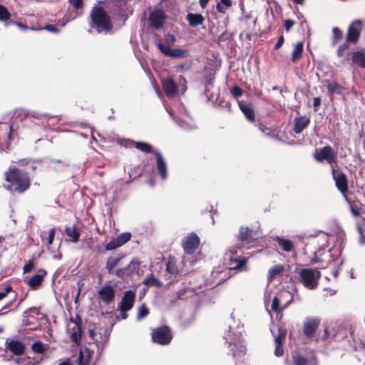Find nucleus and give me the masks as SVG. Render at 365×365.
Segmentation results:
<instances>
[{
	"mask_svg": "<svg viewBox=\"0 0 365 365\" xmlns=\"http://www.w3.org/2000/svg\"><path fill=\"white\" fill-rule=\"evenodd\" d=\"M313 157L318 163L327 160L328 163L332 164L336 162V153L330 145H326L322 148L316 149Z\"/></svg>",
	"mask_w": 365,
	"mask_h": 365,
	"instance_id": "1a4fd4ad",
	"label": "nucleus"
},
{
	"mask_svg": "<svg viewBox=\"0 0 365 365\" xmlns=\"http://www.w3.org/2000/svg\"><path fill=\"white\" fill-rule=\"evenodd\" d=\"M320 323L318 319H307L304 324L303 333L307 337H312Z\"/></svg>",
	"mask_w": 365,
	"mask_h": 365,
	"instance_id": "aec40b11",
	"label": "nucleus"
},
{
	"mask_svg": "<svg viewBox=\"0 0 365 365\" xmlns=\"http://www.w3.org/2000/svg\"><path fill=\"white\" fill-rule=\"evenodd\" d=\"M351 211L354 216L357 217L360 215V208L356 204L351 205Z\"/></svg>",
	"mask_w": 365,
	"mask_h": 365,
	"instance_id": "bf43d9fd",
	"label": "nucleus"
},
{
	"mask_svg": "<svg viewBox=\"0 0 365 365\" xmlns=\"http://www.w3.org/2000/svg\"><path fill=\"white\" fill-rule=\"evenodd\" d=\"M149 314V309L146 307L145 304H142L138 311L137 318L138 319H141L146 316H148Z\"/></svg>",
	"mask_w": 365,
	"mask_h": 365,
	"instance_id": "49530a36",
	"label": "nucleus"
},
{
	"mask_svg": "<svg viewBox=\"0 0 365 365\" xmlns=\"http://www.w3.org/2000/svg\"><path fill=\"white\" fill-rule=\"evenodd\" d=\"M284 271V267L282 264H276L272 267L268 272L267 279L269 282H272L273 279L282 274Z\"/></svg>",
	"mask_w": 365,
	"mask_h": 365,
	"instance_id": "7c9ffc66",
	"label": "nucleus"
},
{
	"mask_svg": "<svg viewBox=\"0 0 365 365\" xmlns=\"http://www.w3.org/2000/svg\"><path fill=\"white\" fill-rule=\"evenodd\" d=\"M331 175L334 180L336 187L344 196L346 197L349 191L347 176L343 171L339 169H336L333 165H331Z\"/></svg>",
	"mask_w": 365,
	"mask_h": 365,
	"instance_id": "6e6552de",
	"label": "nucleus"
},
{
	"mask_svg": "<svg viewBox=\"0 0 365 365\" xmlns=\"http://www.w3.org/2000/svg\"><path fill=\"white\" fill-rule=\"evenodd\" d=\"M279 305L280 300L277 297H274L272 302V310L277 314L281 313L282 309L280 308Z\"/></svg>",
	"mask_w": 365,
	"mask_h": 365,
	"instance_id": "de8ad7c7",
	"label": "nucleus"
},
{
	"mask_svg": "<svg viewBox=\"0 0 365 365\" xmlns=\"http://www.w3.org/2000/svg\"><path fill=\"white\" fill-rule=\"evenodd\" d=\"M230 93L234 98H237L242 95L243 91L240 86L236 85L231 88Z\"/></svg>",
	"mask_w": 365,
	"mask_h": 365,
	"instance_id": "5fc2aeb1",
	"label": "nucleus"
},
{
	"mask_svg": "<svg viewBox=\"0 0 365 365\" xmlns=\"http://www.w3.org/2000/svg\"><path fill=\"white\" fill-rule=\"evenodd\" d=\"M162 86L167 97H174L178 91L177 83L172 78H168L163 81Z\"/></svg>",
	"mask_w": 365,
	"mask_h": 365,
	"instance_id": "dca6fc26",
	"label": "nucleus"
},
{
	"mask_svg": "<svg viewBox=\"0 0 365 365\" xmlns=\"http://www.w3.org/2000/svg\"><path fill=\"white\" fill-rule=\"evenodd\" d=\"M230 261V264L233 265L232 268L237 269H241L242 267H244L247 262V259L245 257H242L240 259L231 257Z\"/></svg>",
	"mask_w": 365,
	"mask_h": 365,
	"instance_id": "58836bf2",
	"label": "nucleus"
},
{
	"mask_svg": "<svg viewBox=\"0 0 365 365\" xmlns=\"http://www.w3.org/2000/svg\"><path fill=\"white\" fill-rule=\"evenodd\" d=\"M232 5V0H220V3H218L216 5L217 11L220 13L225 14L226 13V7H231Z\"/></svg>",
	"mask_w": 365,
	"mask_h": 365,
	"instance_id": "ea45409f",
	"label": "nucleus"
},
{
	"mask_svg": "<svg viewBox=\"0 0 365 365\" xmlns=\"http://www.w3.org/2000/svg\"><path fill=\"white\" fill-rule=\"evenodd\" d=\"M168 19L165 12L161 9H155L149 14L148 22L151 28L159 30L162 29Z\"/></svg>",
	"mask_w": 365,
	"mask_h": 365,
	"instance_id": "9d476101",
	"label": "nucleus"
},
{
	"mask_svg": "<svg viewBox=\"0 0 365 365\" xmlns=\"http://www.w3.org/2000/svg\"><path fill=\"white\" fill-rule=\"evenodd\" d=\"M4 176L7 182V185H4L5 189L13 195L24 194L31 187V178L26 169L11 165Z\"/></svg>",
	"mask_w": 365,
	"mask_h": 365,
	"instance_id": "f257e3e1",
	"label": "nucleus"
},
{
	"mask_svg": "<svg viewBox=\"0 0 365 365\" xmlns=\"http://www.w3.org/2000/svg\"><path fill=\"white\" fill-rule=\"evenodd\" d=\"M71 322H72L73 323H74L76 324V327H74L73 328H76L78 329V327L79 328H82L81 327V319L79 316H76L75 319L73 318H71Z\"/></svg>",
	"mask_w": 365,
	"mask_h": 365,
	"instance_id": "0e129e2a",
	"label": "nucleus"
},
{
	"mask_svg": "<svg viewBox=\"0 0 365 365\" xmlns=\"http://www.w3.org/2000/svg\"><path fill=\"white\" fill-rule=\"evenodd\" d=\"M310 118L306 115L296 117L294 120L292 130L294 133L299 134L310 124Z\"/></svg>",
	"mask_w": 365,
	"mask_h": 365,
	"instance_id": "6ab92c4d",
	"label": "nucleus"
},
{
	"mask_svg": "<svg viewBox=\"0 0 365 365\" xmlns=\"http://www.w3.org/2000/svg\"><path fill=\"white\" fill-rule=\"evenodd\" d=\"M238 106L247 120L250 123H255V115L252 104L245 101H238Z\"/></svg>",
	"mask_w": 365,
	"mask_h": 365,
	"instance_id": "f3484780",
	"label": "nucleus"
},
{
	"mask_svg": "<svg viewBox=\"0 0 365 365\" xmlns=\"http://www.w3.org/2000/svg\"><path fill=\"white\" fill-rule=\"evenodd\" d=\"M321 98L319 97H316L313 99V106L314 108V110H318V107L321 105Z\"/></svg>",
	"mask_w": 365,
	"mask_h": 365,
	"instance_id": "338daca9",
	"label": "nucleus"
},
{
	"mask_svg": "<svg viewBox=\"0 0 365 365\" xmlns=\"http://www.w3.org/2000/svg\"><path fill=\"white\" fill-rule=\"evenodd\" d=\"M200 243V240L197 235L191 232L183 240L182 245L186 254L192 255L198 248Z\"/></svg>",
	"mask_w": 365,
	"mask_h": 365,
	"instance_id": "f8f14e48",
	"label": "nucleus"
},
{
	"mask_svg": "<svg viewBox=\"0 0 365 365\" xmlns=\"http://www.w3.org/2000/svg\"><path fill=\"white\" fill-rule=\"evenodd\" d=\"M332 44L336 45L343 37V32L339 27H333L332 29Z\"/></svg>",
	"mask_w": 365,
	"mask_h": 365,
	"instance_id": "4c0bfd02",
	"label": "nucleus"
},
{
	"mask_svg": "<svg viewBox=\"0 0 365 365\" xmlns=\"http://www.w3.org/2000/svg\"><path fill=\"white\" fill-rule=\"evenodd\" d=\"M31 349L36 354H43L46 351L45 345L40 341H35L31 345Z\"/></svg>",
	"mask_w": 365,
	"mask_h": 365,
	"instance_id": "79ce46f5",
	"label": "nucleus"
},
{
	"mask_svg": "<svg viewBox=\"0 0 365 365\" xmlns=\"http://www.w3.org/2000/svg\"><path fill=\"white\" fill-rule=\"evenodd\" d=\"M143 283L145 285L155 287L158 288H160L163 287V283L155 277L153 274H150L148 277L145 278Z\"/></svg>",
	"mask_w": 365,
	"mask_h": 365,
	"instance_id": "f704fd0d",
	"label": "nucleus"
},
{
	"mask_svg": "<svg viewBox=\"0 0 365 365\" xmlns=\"http://www.w3.org/2000/svg\"><path fill=\"white\" fill-rule=\"evenodd\" d=\"M286 337V331L284 330L279 329V332L274 339L275 344H282L283 340Z\"/></svg>",
	"mask_w": 365,
	"mask_h": 365,
	"instance_id": "603ef678",
	"label": "nucleus"
},
{
	"mask_svg": "<svg viewBox=\"0 0 365 365\" xmlns=\"http://www.w3.org/2000/svg\"><path fill=\"white\" fill-rule=\"evenodd\" d=\"M299 282L305 288L310 290L316 289L322 277L321 272L317 269L303 268L299 272Z\"/></svg>",
	"mask_w": 365,
	"mask_h": 365,
	"instance_id": "39448f33",
	"label": "nucleus"
},
{
	"mask_svg": "<svg viewBox=\"0 0 365 365\" xmlns=\"http://www.w3.org/2000/svg\"><path fill=\"white\" fill-rule=\"evenodd\" d=\"M6 348L14 355L21 356L25 352V344L18 340L9 339L6 341Z\"/></svg>",
	"mask_w": 365,
	"mask_h": 365,
	"instance_id": "a211bd4d",
	"label": "nucleus"
},
{
	"mask_svg": "<svg viewBox=\"0 0 365 365\" xmlns=\"http://www.w3.org/2000/svg\"><path fill=\"white\" fill-rule=\"evenodd\" d=\"M127 146H134L136 149L145 153H150L152 152V145L145 142H136L129 140Z\"/></svg>",
	"mask_w": 365,
	"mask_h": 365,
	"instance_id": "bb28decb",
	"label": "nucleus"
},
{
	"mask_svg": "<svg viewBox=\"0 0 365 365\" xmlns=\"http://www.w3.org/2000/svg\"><path fill=\"white\" fill-rule=\"evenodd\" d=\"M363 26L362 21L359 19H356L349 24L345 41L339 46L336 51L339 57L344 56L346 51L349 49L351 44L356 45L359 43Z\"/></svg>",
	"mask_w": 365,
	"mask_h": 365,
	"instance_id": "7ed1b4c3",
	"label": "nucleus"
},
{
	"mask_svg": "<svg viewBox=\"0 0 365 365\" xmlns=\"http://www.w3.org/2000/svg\"><path fill=\"white\" fill-rule=\"evenodd\" d=\"M294 24L295 22L292 19H287L284 23V26L287 31H289Z\"/></svg>",
	"mask_w": 365,
	"mask_h": 365,
	"instance_id": "e2e57ef3",
	"label": "nucleus"
},
{
	"mask_svg": "<svg viewBox=\"0 0 365 365\" xmlns=\"http://www.w3.org/2000/svg\"><path fill=\"white\" fill-rule=\"evenodd\" d=\"M275 241L284 252H289L294 250V243L290 240L284 239L281 237H276Z\"/></svg>",
	"mask_w": 365,
	"mask_h": 365,
	"instance_id": "a878e982",
	"label": "nucleus"
},
{
	"mask_svg": "<svg viewBox=\"0 0 365 365\" xmlns=\"http://www.w3.org/2000/svg\"><path fill=\"white\" fill-rule=\"evenodd\" d=\"M70 339L76 345H79L81 342L82 328H73Z\"/></svg>",
	"mask_w": 365,
	"mask_h": 365,
	"instance_id": "c9c22d12",
	"label": "nucleus"
},
{
	"mask_svg": "<svg viewBox=\"0 0 365 365\" xmlns=\"http://www.w3.org/2000/svg\"><path fill=\"white\" fill-rule=\"evenodd\" d=\"M259 237L257 230L251 229L246 226H241L239 229L237 240L239 243L237 245L238 248L245 247L248 244L253 242Z\"/></svg>",
	"mask_w": 365,
	"mask_h": 365,
	"instance_id": "0eeeda50",
	"label": "nucleus"
},
{
	"mask_svg": "<svg viewBox=\"0 0 365 365\" xmlns=\"http://www.w3.org/2000/svg\"><path fill=\"white\" fill-rule=\"evenodd\" d=\"M68 2L71 5H72L73 9L76 11H78L79 10H81L83 6V0H68Z\"/></svg>",
	"mask_w": 365,
	"mask_h": 365,
	"instance_id": "8fccbe9b",
	"label": "nucleus"
},
{
	"mask_svg": "<svg viewBox=\"0 0 365 365\" xmlns=\"http://www.w3.org/2000/svg\"><path fill=\"white\" fill-rule=\"evenodd\" d=\"M90 363V357H84L83 353L81 351L78 356V365H88Z\"/></svg>",
	"mask_w": 365,
	"mask_h": 365,
	"instance_id": "864d4df0",
	"label": "nucleus"
},
{
	"mask_svg": "<svg viewBox=\"0 0 365 365\" xmlns=\"http://www.w3.org/2000/svg\"><path fill=\"white\" fill-rule=\"evenodd\" d=\"M327 88L329 92L331 93V94H333V93L341 94L344 89V88L336 82H332V83L328 82Z\"/></svg>",
	"mask_w": 365,
	"mask_h": 365,
	"instance_id": "e433bc0d",
	"label": "nucleus"
},
{
	"mask_svg": "<svg viewBox=\"0 0 365 365\" xmlns=\"http://www.w3.org/2000/svg\"><path fill=\"white\" fill-rule=\"evenodd\" d=\"M155 155L156 158L158 172L159 173L161 178L163 180H165L168 177L166 163L159 151L155 152Z\"/></svg>",
	"mask_w": 365,
	"mask_h": 365,
	"instance_id": "5701e85b",
	"label": "nucleus"
},
{
	"mask_svg": "<svg viewBox=\"0 0 365 365\" xmlns=\"http://www.w3.org/2000/svg\"><path fill=\"white\" fill-rule=\"evenodd\" d=\"M304 43L302 41H299L295 45L292 53V61L293 63L297 61L302 57Z\"/></svg>",
	"mask_w": 365,
	"mask_h": 365,
	"instance_id": "c756f323",
	"label": "nucleus"
},
{
	"mask_svg": "<svg viewBox=\"0 0 365 365\" xmlns=\"http://www.w3.org/2000/svg\"><path fill=\"white\" fill-rule=\"evenodd\" d=\"M140 264V262L139 261L138 259H137V258L133 259L129 262V264L126 267H125L128 272V274L129 276H131L133 274L137 273L139 270Z\"/></svg>",
	"mask_w": 365,
	"mask_h": 365,
	"instance_id": "473e14b6",
	"label": "nucleus"
},
{
	"mask_svg": "<svg viewBox=\"0 0 365 365\" xmlns=\"http://www.w3.org/2000/svg\"><path fill=\"white\" fill-rule=\"evenodd\" d=\"M258 129L262 131L267 136H274V130L272 128L267 127L262 123H258L257 125Z\"/></svg>",
	"mask_w": 365,
	"mask_h": 365,
	"instance_id": "37998d69",
	"label": "nucleus"
},
{
	"mask_svg": "<svg viewBox=\"0 0 365 365\" xmlns=\"http://www.w3.org/2000/svg\"><path fill=\"white\" fill-rule=\"evenodd\" d=\"M43 29L53 34H58L60 31L59 29L52 24H46Z\"/></svg>",
	"mask_w": 365,
	"mask_h": 365,
	"instance_id": "4d7b16f0",
	"label": "nucleus"
},
{
	"mask_svg": "<svg viewBox=\"0 0 365 365\" xmlns=\"http://www.w3.org/2000/svg\"><path fill=\"white\" fill-rule=\"evenodd\" d=\"M31 314L39 315L40 314V308L36 307H32L27 309L26 310H25L23 312L24 318H29L31 316Z\"/></svg>",
	"mask_w": 365,
	"mask_h": 365,
	"instance_id": "c03bdc74",
	"label": "nucleus"
},
{
	"mask_svg": "<svg viewBox=\"0 0 365 365\" xmlns=\"http://www.w3.org/2000/svg\"><path fill=\"white\" fill-rule=\"evenodd\" d=\"M186 20L191 27H196L202 25L204 22V17L200 14L188 13L186 16Z\"/></svg>",
	"mask_w": 365,
	"mask_h": 365,
	"instance_id": "393cba45",
	"label": "nucleus"
},
{
	"mask_svg": "<svg viewBox=\"0 0 365 365\" xmlns=\"http://www.w3.org/2000/svg\"><path fill=\"white\" fill-rule=\"evenodd\" d=\"M151 340L153 343L162 346L168 345L173 339V332L168 325H163L152 329Z\"/></svg>",
	"mask_w": 365,
	"mask_h": 365,
	"instance_id": "423d86ee",
	"label": "nucleus"
},
{
	"mask_svg": "<svg viewBox=\"0 0 365 365\" xmlns=\"http://www.w3.org/2000/svg\"><path fill=\"white\" fill-rule=\"evenodd\" d=\"M11 126L8 123H1L0 125V143L6 141L10 138Z\"/></svg>",
	"mask_w": 365,
	"mask_h": 365,
	"instance_id": "c85d7f7f",
	"label": "nucleus"
},
{
	"mask_svg": "<svg viewBox=\"0 0 365 365\" xmlns=\"http://www.w3.org/2000/svg\"><path fill=\"white\" fill-rule=\"evenodd\" d=\"M156 46L165 56L173 58H183L189 56V51L187 49L172 48L161 42L156 43Z\"/></svg>",
	"mask_w": 365,
	"mask_h": 365,
	"instance_id": "9b49d317",
	"label": "nucleus"
},
{
	"mask_svg": "<svg viewBox=\"0 0 365 365\" xmlns=\"http://www.w3.org/2000/svg\"><path fill=\"white\" fill-rule=\"evenodd\" d=\"M99 299L106 304H109L114 301L115 289L110 285H104L98 292Z\"/></svg>",
	"mask_w": 365,
	"mask_h": 365,
	"instance_id": "2eb2a0df",
	"label": "nucleus"
},
{
	"mask_svg": "<svg viewBox=\"0 0 365 365\" xmlns=\"http://www.w3.org/2000/svg\"><path fill=\"white\" fill-rule=\"evenodd\" d=\"M46 274L47 272L45 269H38V272L29 279L27 284L32 289H38L41 285Z\"/></svg>",
	"mask_w": 365,
	"mask_h": 365,
	"instance_id": "412c9836",
	"label": "nucleus"
},
{
	"mask_svg": "<svg viewBox=\"0 0 365 365\" xmlns=\"http://www.w3.org/2000/svg\"><path fill=\"white\" fill-rule=\"evenodd\" d=\"M284 38L283 34H282L281 36L279 37L277 42L274 46V50H278L284 43Z\"/></svg>",
	"mask_w": 365,
	"mask_h": 365,
	"instance_id": "69168bd1",
	"label": "nucleus"
},
{
	"mask_svg": "<svg viewBox=\"0 0 365 365\" xmlns=\"http://www.w3.org/2000/svg\"><path fill=\"white\" fill-rule=\"evenodd\" d=\"M56 230L55 228H51L48 232V237L47 240L48 245H52L54 237H55Z\"/></svg>",
	"mask_w": 365,
	"mask_h": 365,
	"instance_id": "13d9d810",
	"label": "nucleus"
},
{
	"mask_svg": "<svg viewBox=\"0 0 365 365\" xmlns=\"http://www.w3.org/2000/svg\"><path fill=\"white\" fill-rule=\"evenodd\" d=\"M285 365H318L315 351L309 348H297L292 351L290 357L284 361Z\"/></svg>",
	"mask_w": 365,
	"mask_h": 365,
	"instance_id": "f03ea898",
	"label": "nucleus"
},
{
	"mask_svg": "<svg viewBox=\"0 0 365 365\" xmlns=\"http://www.w3.org/2000/svg\"><path fill=\"white\" fill-rule=\"evenodd\" d=\"M91 27L98 33L109 32L113 29L110 16L101 6H94L91 11Z\"/></svg>",
	"mask_w": 365,
	"mask_h": 365,
	"instance_id": "20e7f679",
	"label": "nucleus"
},
{
	"mask_svg": "<svg viewBox=\"0 0 365 365\" xmlns=\"http://www.w3.org/2000/svg\"><path fill=\"white\" fill-rule=\"evenodd\" d=\"M11 25H16V26H18L19 29L24 31H26L29 29H30V28L27 25L20 21H14L11 20L5 24L6 26H9Z\"/></svg>",
	"mask_w": 365,
	"mask_h": 365,
	"instance_id": "a18cd8bd",
	"label": "nucleus"
},
{
	"mask_svg": "<svg viewBox=\"0 0 365 365\" xmlns=\"http://www.w3.org/2000/svg\"><path fill=\"white\" fill-rule=\"evenodd\" d=\"M352 63L361 68H365V52L356 51L353 52L351 56Z\"/></svg>",
	"mask_w": 365,
	"mask_h": 365,
	"instance_id": "cd10ccee",
	"label": "nucleus"
},
{
	"mask_svg": "<svg viewBox=\"0 0 365 365\" xmlns=\"http://www.w3.org/2000/svg\"><path fill=\"white\" fill-rule=\"evenodd\" d=\"M113 274L122 279H124L126 277L129 276L125 267L115 269Z\"/></svg>",
	"mask_w": 365,
	"mask_h": 365,
	"instance_id": "3c124183",
	"label": "nucleus"
},
{
	"mask_svg": "<svg viewBox=\"0 0 365 365\" xmlns=\"http://www.w3.org/2000/svg\"><path fill=\"white\" fill-rule=\"evenodd\" d=\"M34 267V259L29 260L23 267L24 273L30 272Z\"/></svg>",
	"mask_w": 365,
	"mask_h": 365,
	"instance_id": "6e6d98bb",
	"label": "nucleus"
},
{
	"mask_svg": "<svg viewBox=\"0 0 365 365\" xmlns=\"http://www.w3.org/2000/svg\"><path fill=\"white\" fill-rule=\"evenodd\" d=\"M131 238V234L130 232H123L117 236L115 239L110 240L105 246L106 251H111L118 249L127 243Z\"/></svg>",
	"mask_w": 365,
	"mask_h": 365,
	"instance_id": "ddd939ff",
	"label": "nucleus"
},
{
	"mask_svg": "<svg viewBox=\"0 0 365 365\" xmlns=\"http://www.w3.org/2000/svg\"><path fill=\"white\" fill-rule=\"evenodd\" d=\"M11 14L8 11L6 6L2 4H0V21L5 22H8L10 20Z\"/></svg>",
	"mask_w": 365,
	"mask_h": 365,
	"instance_id": "a19ab883",
	"label": "nucleus"
},
{
	"mask_svg": "<svg viewBox=\"0 0 365 365\" xmlns=\"http://www.w3.org/2000/svg\"><path fill=\"white\" fill-rule=\"evenodd\" d=\"M123 257L122 254H118L117 256H110L107 258L105 268L108 274H114L115 267L118 265Z\"/></svg>",
	"mask_w": 365,
	"mask_h": 365,
	"instance_id": "4be33fe9",
	"label": "nucleus"
},
{
	"mask_svg": "<svg viewBox=\"0 0 365 365\" xmlns=\"http://www.w3.org/2000/svg\"><path fill=\"white\" fill-rule=\"evenodd\" d=\"M65 234L70 238V241L73 243H77L80 240L81 230L78 228L77 224L72 226H67L65 227Z\"/></svg>",
	"mask_w": 365,
	"mask_h": 365,
	"instance_id": "b1692460",
	"label": "nucleus"
},
{
	"mask_svg": "<svg viewBox=\"0 0 365 365\" xmlns=\"http://www.w3.org/2000/svg\"><path fill=\"white\" fill-rule=\"evenodd\" d=\"M284 350L282 344H275L274 354L277 356H281L283 355Z\"/></svg>",
	"mask_w": 365,
	"mask_h": 365,
	"instance_id": "052dcab7",
	"label": "nucleus"
},
{
	"mask_svg": "<svg viewBox=\"0 0 365 365\" xmlns=\"http://www.w3.org/2000/svg\"><path fill=\"white\" fill-rule=\"evenodd\" d=\"M135 294L132 290H127L123 293L121 302L119 305V310L128 312L130 310L134 304Z\"/></svg>",
	"mask_w": 365,
	"mask_h": 365,
	"instance_id": "4468645a",
	"label": "nucleus"
},
{
	"mask_svg": "<svg viewBox=\"0 0 365 365\" xmlns=\"http://www.w3.org/2000/svg\"><path fill=\"white\" fill-rule=\"evenodd\" d=\"M11 292L14 294V297L16 296V292L13 290V287L11 285L6 286L4 290L0 292V301L5 298Z\"/></svg>",
	"mask_w": 365,
	"mask_h": 365,
	"instance_id": "09e8293b",
	"label": "nucleus"
},
{
	"mask_svg": "<svg viewBox=\"0 0 365 365\" xmlns=\"http://www.w3.org/2000/svg\"><path fill=\"white\" fill-rule=\"evenodd\" d=\"M166 271L173 275H177L178 274L176 260L173 256H169L168 257L166 263Z\"/></svg>",
	"mask_w": 365,
	"mask_h": 365,
	"instance_id": "2f4dec72",
	"label": "nucleus"
},
{
	"mask_svg": "<svg viewBox=\"0 0 365 365\" xmlns=\"http://www.w3.org/2000/svg\"><path fill=\"white\" fill-rule=\"evenodd\" d=\"M322 249L320 247L317 250V251L314 252V257L312 259V263L319 262L322 261V259L319 258L321 255V251Z\"/></svg>",
	"mask_w": 365,
	"mask_h": 365,
	"instance_id": "680f3d73",
	"label": "nucleus"
},
{
	"mask_svg": "<svg viewBox=\"0 0 365 365\" xmlns=\"http://www.w3.org/2000/svg\"><path fill=\"white\" fill-rule=\"evenodd\" d=\"M16 163L18 165L16 166L20 168L26 169L25 168L27 167L28 168H31L32 170H34L36 169V166L34 165L35 161L31 159H20L16 162Z\"/></svg>",
	"mask_w": 365,
	"mask_h": 365,
	"instance_id": "72a5a7b5",
	"label": "nucleus"
},
{
	"mask_svg": "<svg viewBox=\"0 0 365 365\" xmlns=\"http://www.w3.org/2000/svg\"><path fill=\"white\" fill-rule=\"evenodd\" d=\"M358 230H359V232L360 233V235H361V238H360V242L361 243H364L365 242V237L364 235V233H363V229L360 227H358Z\"/></svg>",
	"mask_w": 365,
	"mask_h": 365,
	"instance_id": "774afa93",
	"label": "nucleus"
}]
</instances>
